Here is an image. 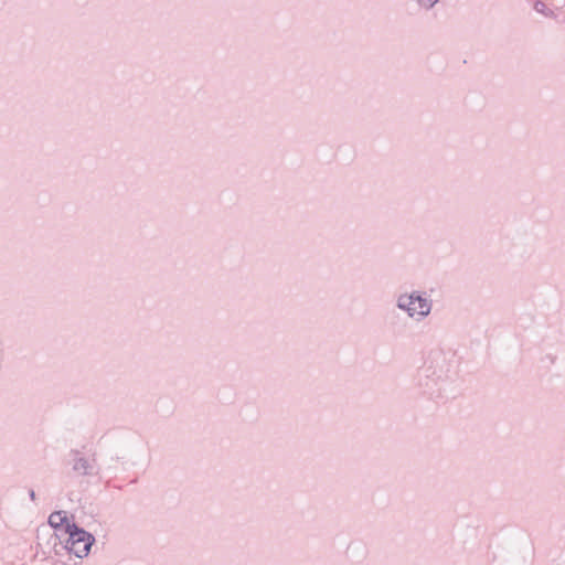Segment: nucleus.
<instances>
[{"instance_id":"obj_1","label":"nucleus","mask_w":565,"mask_h":565,"mask_svg":"<svg viewBox=\"0 0 565 565\" xmlns=\"http://www.w3.org/2000/svg\"><path fill=\"white\" fill-rule=\"evenodd\" d=\"M395 306L405 312L409 319L420 321L427 318L433 309V300L424 291L413 290L396 296Z\"/></svg>"},{"instance_id":"obj_2","label":"nucleus","mask_w":565,"mask_h":565,"mask_svg":"<svg viewBox=\"0 0 565 565\" xmlns=\"http://www.w3.org/2000/svg\"><path fill=\"white\" fill-rule=\"evenodd\" d=\"M67 534L65 548L79 558L87 556L95 541L94 536L75 524H67Z\"/></svg>"},{"instance_id":"obj_3","label":"nucleus","mask_w":565,"mask_h":565,"mask_svg":"<svg viewBox=\"0 0 565 565\" xmlns=\"http://www.w3.org/2000/svg\"><path fill=\"white\" fill-rule=\"evenodd\" d=\"M70 465L72 470L78 476H94L97 472V463L94 456L86 457L79 450L70 452Z\"/></svg>"},{"instance_id":"obj_4","label":"nucleus","mask_w":565,"mask_h":565,"mask_svg":"<svg viewBox=\"0 0 565 565\" xmlns=\"http://www.w3.org/2000/svg\"><path fill=\"white\" fill-rule=\"evenodd\" d=\"M49 524L54 527V529H57L60 526H62L63 524H70L67 522V515H66V512L65 511H55L53 513H51V515L49 516Z\"/></svg>"},{"instance_id":"obj_5","label":"nucleus","mask_w":565,"mask_h":565,"mask_svg":"<svg viewBox=\"0 0 565 565\" xmlns=\"http://www.w3.org/2000/svg\"><path fill=\"white\" fill-rule=\"evenodd\" d=\"M418 10L428 12L435 9L440 0H412Z\"/></svg>"},{"instance_id":"obj_6","label":"nucleus","mask_w":565,"mask_h":565,"mask_svg":"<svg viewBox=\"0 0 565 565\" xmlns=\"http://www.w3.org/2000/svg\"><path fill=\"white\" fill-rule=\"evenodd\" d=\"M534 10L537 12V13H541L543 14L544 17H552L553 15V10L550 9L543 1L541 0H537L534 2V6H533Z\"/></svg>"},{"instance_id":"obj_7","label":"nucleus","mask_w":565,"mask_h":565,"mask_svg":"<svg viewBox=\"0 0 565 565\" xmlns=\"http://www.w3.org/2000/svg\"><path fill=\"white\" fill-rule=\"evenodd\" d=\"M29 495H30V499H31L32 501H35L36 495H35L34 490H30V491H29Z\"/></svg>"}]
</instances>
